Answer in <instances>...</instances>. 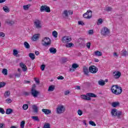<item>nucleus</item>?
Here are the masks:
<instances>
[{
    "label": "nucleus",
    "mask_w": 128,
    "mask_h": 128,
    "mask_svg": "<svg viewBox=\"0 0 128 128\" xmlns=\"http://www.w3.org/2000/svg\"><path fill=\"white\" fill-rule=\"evenodd\" d=\"M111 90L114 94H120L122 92V87L118 86V85H113L111 88Z\"/></svg>",
    "instance_id": "f257e3e1"
},
{
    "label": "nucleus",
    "mask_w": 128,
    "mask_h": 128,
    "mask_svg": "<svg viewBox=\"0 0 128 128\" xmlns=\"http://www.w3.org/2000/svg\"><path fill=\"white\" fill-rule=\"evenodd\" d=\"M96 95L94 93L88 92L86 95H82L81 98L86 100H92L90 98H96Z\"/></svg>",
    "instance_id": "f03ea898"
},
{
    "label": "nucleus",
    "mask_w": 128,
    "mask_h": 128,
    "mask_svg": "<svg viewBox=\"0 0 128 128\" xmlns=\"http://www.w3.org/2000/svg\"><path fill=\"white\" fill-rule=\"evenodd\" d=\"M52 44V40L48 37H45L42 40V44L44 46H48Z\"/></svg>",
    "instance_id": "7ed1b4c3"
},
{
    "label": "nucleus",
    "mask_w": 128,
    "mask_h": 128,
    "mask_svg": "<svg viewBox=\"0 0 128 128\" xmlns=\"http://www.w3.org/2000/svg\"><path fill=\"white\" fill-rule=\"evenodd\" d=\"M56 112L58 114H64L66 112V108L64 105L59 106L56 108Z\"/></svg>",
    "instance_id": "20e7f679"
},
{
    "label": "nucleus",
    "mask_w": 128,
    "mask_h": 128,
    "mask_svg": "<svg viewBox=\"0 0 128 128\" xmlns=\"http://www.w3.org/2000/svg\"><path fill=\"white\" fill-rule=\"evenodd\" d=\"M40 11L41 12H50V8L47 6H42L40 8Z\"/></svg>",
    "instance_id": "39448f33"
},
{
    "label": "nucleus",
    "mask_w": 128,
    "mask_h": 128,
    "mask_svg": "<svg viewBox=\"0 0 128 128\" xmlns=\"http://www.w3.org/2000/svg\"><path fill=\"white\" fill-rule=\"evenodd\" d=\"M98 70V67L94 66H91L89 67V72H91V74H96Z\"/></svg>",
    "instance_id": "423d86ee"
},
{
    "label": "nucleus",
    "mask_w": 128,
    "mask_h": 128,
    "mask_svg": "<svg viewBox=\"0 0 128 128\" xmlns=\"http://www.w3.org/2000/svg\"><path fill=\"white\" fill-rule=\"evenodd\" d=\"M92 11L90 10H87L86 12L83 14V16L84 18H91Z\"/></svg>",
    "instance_id": "0eeeda50"
},
{
    "label": "nucleus",
    "mask_w": 128,
    "mask_h": 128,
    "mask_svg": "<svg viewBox=\"0 0 128 128\" xmlns=\"http://www.w3.org/2000/svg\"><path fill=\"white\" fill-rule=\"evenodd\" d=\"M101 34L105 36H110V30L108 28L105 27L102 30Z\"/></svg>",
    "instance_id": "6e6552de"
},
{
    "label": "nucleus",
    "mask_w": 128,
    "mask_h": 128,
    "mask_svg": "<svg viewBox=\"0 0 128 128\" xmlns=\"http://www.w3.org/2000/svg\"><path fill=\"white\" fill-rule=\"evenodd\" d=\"M30 94L34 98H38V96L40 95V92L36 90H31Z\"/></svg>",
    "instance_id": "1a4fd4ad"
},
{
    "label": "nucleus",
    "mask_w": 128,
    "mask_h": 128,
    "mask_svg": "<svg viewBox=\"0 0 128 128\" xmlns=\"http://www.w3.org/2000/svg\"><path fill=\"white\" fill-rule=\"evenodd\" d=\"M34 26H35L36 28H42V22L40 20H36L34 22Z\"/></svg>",
    "instance_id": "9d476101"
},
{
    "label": "nucleus",
    "mask_w": 128,
    "mask_h": 128,
    "mask_svg": "<svg viewBox=\"0 0 128 128\" xmlns=\"http://www.w3.org/2000/svg\"><path fill=\"white\" fill-rule=\"evenodd\" d=\"M120 76H122V73L119 71H115L113 72V76L114 78H120Z\"/></svg>",
    "instance_id": "9b49d317"
},
{
    "label": "nucleus",
    "mask_w": 128,
    "mask_h": 128,
    "mask_svg": "<svg viewBox=\"0 0 128 128\" xmlns=\"http://www.w3.org/2000/svg\"><path fill=\"white\" fill-rule=\"evenodd\" d=\"M83 72L86 76H88V74H90V70H88V68L86 66H83Z\"/></svg>",
    "instance_id": "f8f14e48"
},
{
    "label": "nucleus",
    "mask_w": 128,
    "mask_h": 128,
    "mask_svg": "<svg viewBox=\"0 0 128 128\" xmlns=\"http://www.w3.org/2000/svg\"><path fill=\"white\" fill-rule=\"evenodd\" d=\"M62 16L64 18H66L68 17V10H64L63 12L62 13Z\"/></svg>",
    "instance_id": "ddd939ff"
},
{
    "label": "nucleus",
    "mask_w": 128,
    "mask_h": 128,
    "mask_svg": "<svg viewBox=\"0 0 128 128\" xmlns=\"http://www.w3.org/2000/svg\"><path fill=\"white\" fill-rule=\"evenodd\" d=\"M32 108L34 114H38V106H36V104H34L32 106Z\"/></svg>",
    "instance_id": "4468645a"
},
{
    "label": "nucleus",
    "mask_w": 128,
    "mask_h": 128,
    "mask_svg": "<svg viewBox=\"0 0 128 128\" xmlns=\"http://www.w3.org/2000/svg\"><path fill=\"white\" fill-rule=\"evenodd\" d=\"M42 112H44L45 114H52V110L48 109H42Z\"/></svg>",
    "instance_id": "2eb2a0df"
},
{
    "label": "nucleus",
    "mask_w": 128,
    "mask_h": 128,
    "mask_svg": "<svg viewBox=\"0 0 128 128\" xmlns=\"http://www.w3.org/2000/svg\"><path fill=\"white\" fill-rule=\"evenodd\" d=\"M49 52H50V54H56V48L52 47L49 49Z\"/></svg>",
    "instance_id": "dca6fc26"
},
{
    "label": "nucleus",
    "mask_w": 128,
    "mask_h": 128,
    "mask_svg": "<svg viewBox=\"0 0 128 128\" xmlns=\"http://www.w3.org/2000/svg\"><path fill=\"white\" fill-rule=\"evenodd\" d=\"M6 22L9 26H12V24H14V21L12 20H7L6 21Z\"/></svg>",
    "instance_id": "f3484780"
},
{
    "label": "nucleus",
    "mask_w": 128,
    "mask_h": 128,
    "mask_svg": "<svg viewBox=\"0 0 128 128\" xmlns=\"http://www.w3.org/2000/svg\"><path fill=\"white\" fill-rule=\"evenodd\" d=\"M98 84L99 86H104V84H106V82L103 80H100L98 81Z\"/></svg>",
    "instance_id": "a211bd4d"
},
{
    "label": "nucleus",
    "mask_w": 128,
    "mask_h": 128,
    "mask_svg": "<svg viewBox=\"0 0 128 128\" xmlns=\"http://www.w3.org/2000/svg\"><path fill=\"white\" fill-rule=\"evenodd\" d=\"M94 56H102V52L100 51H96L94 52Z\"/></svg>",
    "instance_id": "6ab92c4d"
},
{
    "label": "nucleus",
    "mask_w": 128,
    "mask_h": 128,
    "mask_svg": "<svg viewBox=\"0 0 128 128\" xmlns=\"http://www.w3.org/2000/svg\"><path fill=\"white\" fill-rule=\"evenodd\" d=\"M28 56L30 57V58L32 60H34L36 58V55H34V53H30L28 54Z\"/></svg>",
    "instance_id": "aec40b11"
},
{
    "label": "nucleus",
    "mask_w": 128,
    "mask_h": 128,
    "mask_svg": "<svg viewBox=\"0 0 128 128\" xmlns=\"http://www.w3.org/2000/svg\"><path fill=\"white\" fill-rule=\"evenodd\" d=\"M40 36V34H36L35 35L33 36L32 38V40H36L38 39V38Z\"/></svg>",
    "instance_id": "412c9836"
},
{
    "label": "nucleus",
    "mask_w": 128,
    "mask_h": 128,
    "mask_svg": "<svg viewBox=\"0 0 128 128\" xmlns=\"http://www.w3.org/2000/svg\"><path fill=\"white\" fill-rule=\"evenodd\" d=\"M112 106L113 108H116V106H120L119 102H113L112 104Z\"/></svg>",
    "instance_id": "4be33fe9"
},
{
    "label": "nucleus",
    "mask_w": 128,
    "mask_h": 128,
    "mask_svg": "<svg viewBox=\"0 0 128 128\" xmlns=\"http://www.w3.org/2000/svg\"><path fill=\"white\" fill-rule=\"evenodd\" d=\"M54 86L52 85L49 86L48 89V92H54Z\"/></svg>",
    "instance_id": "5701e85b"
},
{
    "label": "nucleus",
    "mask_w": 128,
    "mask_h": 128,
    "mask_svg": "<svg viewBox=\"0 0 128 128\" xmlns=\"http://www.w3.org/2000/svg\"><path fill=\"white\" fill-rule=\"evenodd\" d=\"M12 112V108H8L6 110V114H10Z\"/></svg>",
    "instance_id": "b1692460"
},
{
    "label": "nucleus",
    "mask_w": 128,
    "mask_h": 128,
    "mask_svg": "<svg viewBox=\"0 0 128 128\" xmlns=\"http://www.w3.org/2000/svg\"><path fill=\"white\" fill-rule=\"evenodd\" d=\"M3 10L5 12H10V8L8 6H4L3 7Z\"/></svg>",
    "instance_id": "393cba45"
},
{
    "label": "nucleus",
    "mask_w": 128,
    "mask_h": 128,
    "mask_svg": "<svg viewBox=\"0 0 128 128\" xmlns=\"http://www.w3.org/2000/svg\"><path fill=\"white\" fill-rule=\"evenodd\" d=\"M10 91L6 92L4 94V98H8V96H10Z\"/></svg>",
    "instance_id": "a878e982"
},
{
    "label": "nucleus",
    "mask_w": 128,
    "mask_h": 128,
    "mask_svg": "<svg viewBox=\"0 0 128 128\" xmlns=\"http://www.w3.org/2000/svg\"><path fill=\"white\" fill-rule=\"evenodd\" d=\"M117 110H118L116 108L112 109L111 112L112 116H116V114Z\"/></svg>",
    "instance_id": "bb28decb"
},
{
    "label": "nucleus",
    "mask_w": 128,
    "mask_h": 128,
    "mask_svg": "<svg viewBox=\"0 0 128 128\" xmlns=\"http://www.w3.org/2000/svg\"><path fill=\"white\" fill-rule=\"evenodd\" d=\"M24 124H26V121L22 120L20 122V126L21 128H24Z\"/></svg>",
    "instance_id": "cd10ccee"
},
{
    "label": "nucleus",
    "mask_w": 128,
    "mask_h": 128,
    "mask_svg": "<svg viewBox=\"0 0 128 128\" xmlns=\"http://www.w3.org/2000/svg\"><path fill=\"white\" fill-rule=\"evenodd\" d=\"M2 73L4 76H8V70L6 68H4L2 70Z\"/></svg>",
    "instance_id": "c85d7f7f"
},
{
    "label": "nucleus",
    "mask_w": 128,
    "mask_h": 128,
    "mask_svg": "<svg viewBox=\"0 0 128 128\" xmlns=\"http://www.w3.org/2000/svg\"><path fill=\"white\" fill-rule=\"evenodd\" d=\"M24 46L26 48H30V44H28L26 42H24Z\"/></svg>",
    "instance_id": "c756f323"
},
{
    "label": "nucleus",
    "mask_w": 128,
    "mask_h": 128,
    "mask_svg": "<svg viewBox=\"0 0 128 128\" xmlns=\"http://www.w3.org/2000/svg\"><path fill=\"white\" fill-rule=\"evenodd\" d=\"M52 36H54V38H58V32L56 30H54L52 32Z\"/></svg>",
    "instance_id": "7c9ffc66"
},
{
    "label": "nucleus",
    "mask_w": 128,
    "mask_h": 128,
    "mask_svg": "<svg viewBox=\"0 0 128 128\" xmlns=\"http://www.w3.org/2000/svg\"><path fill=\"white\" fill-rule=\"evenodd\" d=\"M32 120H36L38 122L40 121V119H38V116H32Z\"/></svg>",
    "instance_id": "2f4dec72"
},
{
    "label": "nucleus",
    "mask_w": 128,
    "mask_h": 128,
    "mask_svg": "<svg viewBox=\"0 0 128 128\" xmlns=\"http://www.w3.org/2000/svg\"><path fill=\"white\" fill-rule=\"evenodd\" d=\"M66 48H72V46H74V44L72 43H67L66 45Z\"/></svg>",
    "instance_id": "473e14b6"
},
{
    "label": "nucleus",
    "mask_w": 128,
    "mask_h": 128,
    "mask_svg": "<svg viewBox=\"0 0 128 128\" xmlns=\"http://www.w3.org/2000/svg\"><path fill=\"white\" fill-rule=\"evenodd\" d=\"M122 56H128V52L126 50H122Z\"/></svg>",
    "instance_id": "72a5a7b5"
},
{
    "label": "nucleus",
    "mask_w": 128,
    "mask_h": 128,
    "mask_svg": "<svg viewBox=\"0 0 128 128\" xmlns=\"http://www.w3.org/2000/svg\"><path fill=\"white\" fill-rule=\"evenodd\" d=\"M44 128H50V124L48 123H46L44 124Z\"/></svg>",
    "instance_id": "f704fd0d"
},
{
    "label": "nucleus",
    "mask_w": 128,
    "mask_h": 128,
    "mask_svg": "<svg viewBox=\"0 0 128 128\" xmlns=\"http://www.w3.org/2000/svg\"><path fill=\"white\" fill-rule=\"evenodd\" d=\"M22 108L24 110H26L28 108V104H24L22 106Z\"/></svg>",
    "instance_id": "c9c22d12"
},
{
    "label": "nucleus",
    "mask_w": 128,
    "mask_h": 128,
    "mask_svg": "<svg viewBox=\"0 0 128 128\" xmlns=\"http://www.w3.org/2000/svg\"><path fill=\"white\" fill-rule=\"evenodd\" d=\"M28 8H30V4L25 5L23 6V8L24 10H28Z\"/></svg>",
    "instance_id": "e433bc0d"
},
{
    "label": "nucleus",
    "mask_w": 128,
    "mask_h": 128,
    "mask_svg": "<svg viewBox=\"0 0 128 128\" xmlns=\"http://www.w3.org/2000/svg\"><path fill=\"white\" fill-rule=\"evenodd\" d=\"M115 116H118V118H120V116H122V112H118L116 111Z\"/></svg>",
    "instance_id": "4c0bfd02"
},
{
    "label": "nucleus",
    "mask_w": 128,
    "mask_h": 128,
    "mask_svg": "<svg viewBox=\"0 0 128 128\" xmlns=\"http://www.w3.org/2000/svg\"><path fill=\"white\" fill-rule=\"evenodd\" d=\"M106 12H112V8L108 6L106 8Z\"/></svg>",
    "instance_id": "58836bf2"
},
{
    "label": "nucleus",
    "mask_w": 128,
    "mask_h": 128,
    "mask_svg": "<svg viewBox=\"0 0 128 128\" xmlns=\"http://www.w3.org/2000/svg\"><path fill=\"white\" fill-rule=\"evenodd\" d=\"M72 40V38L70 37L66 36V42H70Z\"/></svg>",
    "instance_id": "ea45409f"
},
{
    "label": "nucleus",
    "mask_w": 128,
    "mask_h": 128,
    "mask_svg": "<svg viewBox=\"0 0 128 128\" xmlns=\"http://www.w3.org/2000/svg\"><path fill=\"white\" fill-rule=\"evenodd\" d=\"M89 124L92 126H96V124L94 121H90Z\"/></svg>",
    "instance_id": "a19ab883"
},
{
    "label": "nucleus",
    "mask_w": 128,
    "mask_h": 128,
    "mask_svg": "<svg viewBox=\"0 0 128 128\" xmlns=\"http://www.w3.org/2000/svg\"><path fill=\"white\" fill-rule=\"evenodd\" d=\"M34 80L36 84H40V80L38 78H34Z\"/></svg>",
    "instance_id": "79ce46f5"
},
{
    "label": "nucleus",
    "mask_w": 128,
    "mask_h": 128,
    "mask_svg": "<svg viewBox=\"0 0 128 128\" xmlns=\"http://www.w3.org/2000/svg\"><path fill=\"white\" fill-rule=\"evenodd\" d=\"M62 42H66V36H64L62 38Z\"/></svg>",
    "instance_id": "37998d69"
},
{
    "label": "nucleus",
    "mask_w": 128,
    "mask_h": 128,
    "mask_svg": "<svg viewBox=\"0 0 128 128\" xmlns=\"http://www.w3.org/2000/svg\"><path fill=\"white\" fill-rule=\"evenodd\" d=\"M72 66L76 70V68H78V65L76 64H72Z\"/></svg>",
    "instance_id": "c03bdc74"
},
{
    "label": "nucleus",
    "mask_w": 128,
    "mask_h": 128,
    "mask_svg": "<svg viewBox=\"0 0 128 128\" xmlns=\"http://www.w3.org/2000/svg\"><path fill=\"white\" fill-rule=\"evenodd\" d=\"M13 52H14L13 53L14 56H15L18 54V52L16 50H14Z\"/></svg>",
    "instance_id": "a18cd8bd"
},
{
    "label": "nucleus",
    "mask_w": 128,
    "mask_h": 128,
    "mask_svg": "<svg viewBox=\"0 0 128 128\" xmlns=\"http://www.w3.org/2000/svg\"><path fill=\"white\" fill-rule=\"evenodd\" d=\"M6 34L3 32H0V38H4Z\"/></svg>",
    "instance_id": "49530a36"
},
{
    "label": "nucleus",
    "mask_w": 128,
    "mask_h": 128,
    "mask_svg": "<svg viewBox=\"0 0 128 128\" xmlns=\"http://www.w3.org/2000/svg\"><path fill=\"white\" fill-rule=\"evenodd\" d=\"M78 116H82V110H78Z\"/></svg>",
    "instance_id": "de8ad7c7"
},
{
    "label": "nucleus",
    "mask_w": 128,
    "mask_h": 128,
    "mask_svg": "<svg viewBox=\"0 0 128 128\" xmlns=\"http://www.w3.org/2000/svg\"><path fill=\"white\" fill-rule=\"evenodd\" d=\"M102 24V18H99L98 20V24Z\"/></svg>",
    "instance_id": "09e8293b"
},
{
    "label": "nucleus",
    "mask_w": 128,
    "mask_h": 128,
    "mask_svg": "<svg viewBox=\"0 0 128 128\" xmlns=\"http://www.w3.org/2000/svg\"><path fill=\"white\" fill-rule=\"evenodd\" d=\"M6 86V83L2 82H0V88H4V86Z\"/></svg>",
    "instance_id": "8fccbe9b"
},
{
    "label": "nucleus",
    "mask_w": 128,
    "mask_h": 128,
    "mask_svg": "<svg viewBox=\"0 0 128 128\" xmlns=\"http://www.w3.org/2000/svg\"><path fill=\"white\" fill-rule=\"evenodd\" d=\"M21 74H22L20 73H16L14 74L15 78H20V76Z\"/></svg>",
    "instance_id": "3c124183"
},
{
    "label": "nucleus",
    "mask_w": 128,
    "mask_h": 128,
    "mask_svg": "<svg viewBox=\"0 0 128 128\" xmlns=\"http://www.w3.org/2000/svg\"><path fill=\"white\" fill-rule=\"evenodd\" d=\"M0 112L2 114H4L5 112L4 110L2 108H0Z\"/></svg>",
    "instance_id": "603ef678"
},
{
    "label": "nucleus",
    "mask_w": 128,
    "mask_h": 128,
    "mask_svg": "<svg viewBox=\"0 0 128 128\" xmlns=\"http://www.w3.org/2000/svg\"><path fill=\"white\" fill-rule=\"evenodd\" d=\"M7 104H10L12 102V100L10 98H8L6 100Z\"/></svg>",
    "instance_id": "864d4df0"
},
{
    "label": "nucleus",
    "mask_w": 128,
    "mask_h": 128,
    "mask_svg": "<svg viewBox=\"0 0 128 128\" xmlns=\"http://www.w3.org/2000/svg\"><path fill=\"white\" fill-rule=\"evenodd\" d=\"M22 70L23 72H26V70H28V68H26V66H25L22 68Z\"/></svg>",
    "instance_id": "5fc2aeb1"
},
{
    "label": "nucleus",
    "mask_w": 128,
    "mask_h": 128,
    "mask_svg": "<svg viewBox=\"0 0 128 128\" xmlns=\"http://www.w3.org/2000/svg\"><path fill=\"white\" fill-rule=\"evenodd\" d=\"M70 90H66V91H65L64 92V94L65 95V96H68V94H70Z\"/></svg>",
    "instance_id": "6e6d98bb"
},
{
    "label": "nucleus",
    "mask_w": 128,
    "mask_h": 128,
    "mask_svg": "<svg viewBox=\"0 0 128 128\" xmlns=\"http://www.w3.org/2000/svg\"><path fill=\"white\" fill-rule=\"evenodd\" d=\"M45 68H46V65L44 64H42L40 66V68L42 70H44Z\"/></svg>",
    "instance_id": "4d7b16f0"
},
{
    "label": "nucleus",
    "mask_w": 128,
    "mask_h": 128,
    "mask_svg": "<svg viewBox=\"0 0 128 128\" xmlns=\"http://www.w3.org/2000/svg\"><path fill=\"white\" fill-rule=\"evenodd\" d=\"M23 94H24V96H30V92H24Z\"/></svg>",
    "instance_id": "13d9d810"
},
{
    "label": "nucleus",
    "mask_w": 128,
    "mask_h": 128,
    "mask_svg": "<svg viewBox=\"0 0 128 128\" xmlns=\"http://www.w3.org/2000/svg\"><path fill=\"white\" fill-rule=\"evenodd\" d=\"M20 68H24V66H26V64H24V63L22 62H20Z\"/></svg>",
    "instance_id": "bf43d9fd"
},
{
    "label": "nucleus",
    "mask_w": 128,
    "mask_h": 128,
    "mask_svg": "<svg viewBox=\"0 0 128 128\" xmlns=\"http://www.w3.org/2000/svg\"><path fill=\"white\" fill-rule=\"evenodd\" d=\"M88 34H94V30H89L88 32Z\"/></svg>",
    "instance_id": "052dcab7"
},
{
    "label": "nucleus",
    "mask_w": 128,
    "mask_h": 128,
    "mask_svg": "<svg viewBox=\"0 0 128 128\" xmlns=\"http://www.w3.org/2000/svg\"><path fill=\"white\" fill-rule=\"evenodd\" d=\"M78 24L81 26H84V23L82 21H78Z\"/></svg>",
    "instance_id": "680f3d73"
},
{
    "label": "nucleus",
    "mask_w": 128,
    "mask_h": 128,
    "mask_svg": "<svg viewBox=\"0 0 128 128\" xmlns=\"http://www.w3.org/2000/svg\"><path fill=\"white\" fill-rule=\"evenodd\" d=\"M86 47L88 48H90V42H88L86 44Z\"/></svg>",
    "instance_id": "e2e57ef3"
},
{
    "label": "nucleus",
    "mask_w": 128,
    "mask_h": 128,
    "mask_svg": "<svg viewBox=\"0 0 128 128\" xmlns=\"http://www.w3.org/2000/svg\"><path fill=\"white\" fill-rule=\"evenodd\" d=\"M57 78L58 80H64V76H59L57 77Z\"/></svg>",
    "instance_id": "0e129e2a"
},
{
    "label": "nucleus",
    "mask_w": 128,
    "mask_h": 128,
    "mask_svg": "<svg viewBox=\"0 0 128 128\" xmlns=\"http://www.w3.org/2000/svg\"><path fill=\"white\" fill-rule=\"evenodd\" d=\"M76 70V69L73 68L72 66L70 68V72H74V70Z\"/></svg>",
    "instance_id": "69168bd1"
},
{
    "label": "nucleus",
    "mask_w": 128,
    "mask_h": 128,
    "mask_svg": "<svg viewBox=\"0 0 128 128\" xmlns=\"http://www.w3.org/2000/svg\"><path fill=\"white\" fill-rule=\"evenodd\" d=\"M36 84H34L31 90H36Z\"/></svg>",
    "instance_id": "338daca9"
},
{
    "label": "nucleus",
    "mask_w": 128,
    "mask_h": 128,
    "mask_svg": "<svg viewBox=\"0 0 128 128\" xmlns=\"http://www.w3.org/2000/svg\"><path fill=\"white\" fill-rule=\"evenodd\" d=\"M4 123L0 124V128H4Z\"/></svg>",
    "instance_id": "774afa93"
}]
</instances>
